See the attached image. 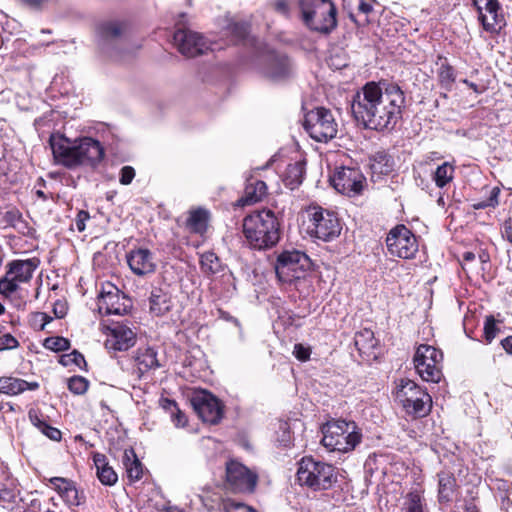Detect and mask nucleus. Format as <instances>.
I'll list each match as a JSON object with an SVG mask.
<instances>
[{
    "label": "nucleus",
    "mask_w": 512,
    "mask_h": 512,
    "mask_svg": "<svg viewBox=\"0 0 512 512\" xmlns=\"http://www.w3.org/2000/svg\"><path fill=\"white\" fill-rule=\"evenodd\" d=\"M405 97L395 84L368 82L354 96L351 110L365 128H393L401 119Z\"/></svg>",
    "instance_id": "nucleus-1"
},
{
    "label": "nucleus",
    "mask_w": 512,
    "mask_h": 512,
    "mask_svg": "<svg viewBox=\"0 0 512 512\" xmlns=\"http://www.w3.org/2000/svg\"><path fill=\"white\" fill-rule=\"evenodd\" d=\"M50 146L55 161L66 168L96 166L104 157L100 142L90 137L71 141L64 136L50 137Z\"/></svg>",
    "instance_id": "nucleus-2"
},
{
    "label": "nucleus",
    "mask_w": 512,
    "mask_h": 512,
    "mask_svg": "<svg viewBox=\"0 0 512 512\" xmlns=\"http://www.w3.org/2000/svg\"><path fill=\"white\" fill-rule=\"evenodd\" d=\"M242 232L250 248L267 250L280 239V223L269 209L254 211L243 219Z\"/></svg>",
    "instance_id": "nucleus-3"
},
{
    "label": "nucleus",
    "mask_w": 512,
    "mask_h": 512,
    "mask_svg": "<svg viewBox=\"0 0 512 512\" xmlns=\"http://www.w3.org/2000/svg\"><path fill=\"white\" fill-rule=\"evenodd\" d=\"M300 18L312 32L330 34L337 27V8L332 0H299Z\"/></svg>",
    "instance_id": "nucleus-4"
},
{
    "label": "nucleus",
    "mask_w": 512,
    "mask_h": 512,
    "mask_svg": "<svg viewBox=\"0 0 512 512\" xmlns=\"http://www.w3.org/2000/svg\"><path fill=\"white\" fill-rule=\"evenodd\" d=\"M355 422L333 420L323 427L322 444L330 451L349 452L361 441Z\"/></svg>",
    "instance_id": "nucleus-5"
},
{
    "label": "nucleus",
    "mask_w": 512,
    "mask_h": 512,
    "mask_svg": "<svg viewBox=\"0 0 512 512\" xmlns=\"http://www.w3.org/2000/svg\"><path fill=\"white\" fill-rule=\"evenodd\" d=\"M297 480L300 485L312 490H327L336 482L337 476L332 465L303 457L298 463Z\"/></svg>",
    "instance_id": "nucleus-6"
},
{
    "label": "nucleus",
    "mask_w": 512,
    "mask_h": 512,
    "mask_svg": "<svg viewBox=\"0 0 512 512\" xmlns=\"http://www.w3.org/2000/svg\"><path fill=\"white\" fill-rule=\"evenodd\" d=\"M396 400L409 415L426 416L432 407L431 396L418 384L409 379H402L396 390Z\"/></svg>",
    "instance_id": "nucleus-7"
},
{
    "label": "nucleus",
    "mask_w": 512,
    "mask_h": 512,
    "mask_svg": "<svg viewBox=\"0 0 512 512\" xmlns=\"http://www.w3.org/2000/svg\"><path fill=\"white\" fill-rule=\"evenodd\" d=\"M187 23V14L180 13L173 35L174 45L182 55L188 58L205 54L210 48L209 43L200 33L188 29Z\"/></svg>",
    "instance_id": "nucleus-8"
},
{
    "label": "nucleus",
    "mask_w": 512,
    "mask_h": 512,
    "mask_svg": "<svg viewBox=\"0 0 512 512\" xmlns=\"http://www.w3.org/2000/svg\"><path fill=\"white\" fill-rule=\"evenodd\" d=\"M308 231L311 235L329 241L341 232V224L334 212L320 206H309L306 210Z\"/></svg>",
    "instance_id": "nucleus-9"
},
{
    "label": "nucleus",
    "mask_w": 512,
    "mask_h": 512,
    "mask_svg": "<svg viewBox=\"0 0 512 512\" xmlns=\"http://www.w3.org/2000/svg\"><path fill=\"white\" fill-rule=\"evenodd\" d=\"M303 125L310 137L318 142L333 139L338 131V124L332 112L324 107L307 112Z\"/></svg>",
    "instance_id": "nucleus-10"
},
{
    "label": "nucleus",
    "mask_w": 512,
    "mask_h": 512,
    "mask_svg": "<svg viewBox=\"0 0 512 512\" xmlns=\"http://www.w3.org/2000/svg\"><path fill=\"white\" fill-rule=\"evenodd\" d=\"M310 266L311 261L305 253L285 251L278 256L275 271L281 282L292 283L303 278Z\"/></svg>",
    "instance_id": "nucleus-11"
},
{
    "label": "nucleus",
    "mask_w": 512,
    "mask_h": 512,
    "mask_svg": "<svg viewBox=\"0 0 512 512\" xmlns=\"http://www.w3.org/2000/svg\"><path fill=\"white\" fill-rule=\"evenodd\" d=\"M443 354L433 346H418L413 362L419 376L427 382L438 383L442 377L441 361Z\"/></svg>",
    "instance_id": "nucleus-12"
},
{
    "label": "nucleus",
    "mask_w": 512,
    "mask_h": 512,
    "mask_svg": "<svg viewBox=\"0 0 512 512\" xmlns=\"http://www.w3.org/2000/svg\"><path fill=\"white\" fill-rule=\"evenodd\" d=\"M38 266V260H14L8 264V270L0 278V293L6 297L17 291L21 284L27 283Z\"/></svg>",
    "instance_id": "nucleus-13"
},
{
    "label": "nucleus",
    "mask_w": 512,
    "mask_h": 512,
    "mask_svg": "<svg viewBox=\"0 0 512 512\" xmlns=\"http://www.w3.org/2000/svg\"><path fill=\"white\" fill-rule=\"evenodd\" d=\"M122 33L123 25L117 21L103 22L97 29L100 50L115 61L126 58V54L122 51L123 44L120 42Z\"/></svg>",
    "instance_id": "nucleus-14"
},
{
    "label": "nucleus",
    "mask_w": 512,
    "mask_h": 512,
    "mask_svg": "<svg viewBox=\"0 0 512 512\" xmlns=\"http://www.w3.org/2000/svg\"><path fill=\"white\" fill-rule=\"evenodd\" d=\"M386 245L392 256L402 259H412L418 251L415 235L404 225H397L389 231Z\"/></svg>",
    "instance_id": "nucleus-15"
},
{
    "label": "nucleus",
    "mask_w": 512,
    "mask_h": 512,
    "mask_svg": "<svg viewBox=\"0 0 512 512\" xmlns=\"http://www.w3.org/2000/svg\"><path fill=\"white\" fill-rule=\"evenodd\" d=\"M478 14V20L487 32H499L506 20L502 6L498 0H471Z\"/></svg>",
    "instance_id": "nucleus-16"
},
{
    "label": "nucleus",
    "mask_w": 512,
    "mask_h": 512,
    "mask_svg": "<svg viewBox=\"0 0 512 512\" xmlns=\"http://www.w3.org/2000/svg\"><path fill=\"white\" fill-rule=\"evenodd\" d=\"M226 481L234 492L252 493L257 485L258 476L242 463L230 460L226 463Z\"/></svg>",
    "instance_id": "nucleus-17"
},
{
    "label": "nucleus",
    "mask_w": 512,
    "mask_h": 512,
    "mask_svg": "<svg viewBox=\"0 0 512 512\" xmlns=\"http://www.w3.org/2000/svg\"><path fill=\"white\" fill-rule=\"evenodd\" d=\"M131 307V300L116 286L111 283L103 286L98 298V310L101 314L122 316L127 314Z\"/></svg>",
    "instance_id": "nucleus-18"
},
{
    "label": "nucleus",
    "mask_w": 512,
    "mask_h": 512,
    "mask_svg": "<svg viewBox=\"0 0 512 512\" xmlns=\"http://www.w3.org/2000/svg\"><path fill=\"white\" fill-rule=\"evenodd\" d=\"M365 177L355 168L341 167L331 177L333 187L342 194L355 196L361 193Z\"/></svg>",
    "instance_id": "nucleus-19"
},
{
    "label": "nucleus",
    "mask_w": 512,
    "mask_h": 512,
    "mask_svg": "<svg viewBox=\"0 0 512 512\" xmlns=\"http://www.w3.org/2000/svg\"><path fill=\"white\" fill-rule=\"evenodd\" d=\"M107 331L105 347L110 351H127L136 343V332L128 322H114Z\"/></svg>",
    "instance_id": "nucleus-20"
},
{
    "label": "nucleus",
    "mask_w": 512,
    "mask_h": 512,
    "mask_svg": "<svg viewBox=\"0 0 512 512\" xmlns=\"http://www.w3.org/2000/svg\"><path fill=\"white\" fill-rule=\"evenodd\" d=\"M192 405L199 417L207 423L217 424L223 416L219 400L209 393H201L192 398Z\"/></svg>",
    "instance_id": "nucleus-21"
},
{
    "label": "nucleus",
    "mask_w": 512,
    "mask_h": 512,
    "mask_svg": "<svg viewBox=\"0 0 512 512\" xmlns=\"http://www.w3.org/2000/svg\"><path fill=\"white\" fill-rule=\"evenodd\" d=\"M126 259L129 268L137 276L153 274L157 268L154 254L146 248L132 249Z\"/></svg>",
    "instance_id": "nucleus-22"
},
{
    "label": "nucleus",
    "mask_w": 512,
    "mask_h": 512,
    "mask_svg": "<svg viewBox=\"0 0 512 512\" xmlns=\"http://www.w3.org/2000/svg\"><path fill=\"white\" fill-rule=\"evenodd\" d=\"M291 73V64L285 55L271 56L264 68L266 77L273 81H280L288 77Z\"/></svg>",
    "instance_id": "nucleus-23"
},
{
    "label": "nucleus",
    "mask_w": 512,
    "mask_h": 512,
    "mask_svg": "<svg viewBox=\"0 0 512 512\" xmlns=\"http://www.w3.org/2000/svg\"><path fill=\"white\" fill-rule=\"evenodd\" d=\"M267 195V185L262 180L254 177L247 179L243 196L238 200V205H251L261 201Z\"/></svg>",
    "instance_id": "nucleus-24"
},
{
    "label": "nucleus",
    "mask_w": 512,
    "mask_h": 512,
    "mask_svg": "<svg viewBox=\"0 0 512 512\" xmlns=\"http://www.w3.org/2000/svg\"><path fill=\"white\" fill-rule=\"evenodd\" d=\"M135 362L139 377L150 370L160 367L157 352L151 347L138 348L135 355Z\"/></svg>",
    "instance_id": "nucleus-25"
},
{
    "label": "nucleus",
    "mask_w": 512,
    "mask_h": 512,
    "mask_svg": "<svg viewBox=\"0 0 512 512\" xmlns=\"http://www.w3.org/2000/svg\"><path fill=\"white\" fill-rule=\"evenodd\" d=\"M93 461L96 467L97 477L103 485L112 486L118 480V475L114 469L109 466L104 454L95 453Z\"/></svg>",
    "instance_id": "nucleus-26"
},
{
    "label": "nucleus",
    "mask_w": 512,
    "mask_h": 512,
    "mask_svg": "<svg viewBox=\"0 0 512 512\" xmlns=\"http://www.w3.org/2000/svg\"><path fill=\"white\" fill-rule=\"evenodd\" d=\"M457 489V482L452 473H438V501L448 503L452 500Z\"/></svg>",
    "instance_id": "nucleus-27"
},
{
    "label": "nucleus",
    "mask_w": 512,
    "mask_h": 512,
    "mask_svg": "<svg viewBox=\"0 0 512 512\" xmlns=\"http://www.w3.org/2000/svg\"><path fill=\"white\" fill-rule=\"evenodd\" d=\"M150 312L155 316H162L171 308V297L161 288H154L149 298Z\"/></svg>",
    "instance_id": "nucleus-28"
},
{
    "label": "nucleus",
    "mask_w": 512,
    "mask_h": 512,
    "mask_svg": "<svg viewBox=\"0 0 512 512\" xmlns=\"http://www.w3.org/2000/svg\"><path fill=\"white\" fill-rule=\"evenodd\" d=\"M437 78L440 86L447 91H450L456 80V72L452 65H450L446 58L438 56Z\"/></svg>",
    "instance_id": "nucleus-29"
},
{
    "label": "nucleus",
    "mask_w": 512,
    "mask_h": 512,
    "mask_svg": "<svg viewBox=\"0 0 512 512\" xmlns=\"http://www.w3.org/2000/svg\"><path fill=\"white\" fill-rule=\"evenodd\" d=\"M123 465L130 481H138L142 477L143 467L133 449H126L123 454Z\"/></svg>",
    "instance_id": "nucleus-30"
},
{
    "label": "nucleus",
    "mask_w": 512,
    "mask_h": 512,
    "mask_svg": "<svg viewBox=\"0 0 512 512\" xmlns=\"http://www.w3.org/2000/svg\"><path fill=\"white\" fill-rule=\"evenodd\" d=\"M305 163L303 161H296L287 166L284 176V183L290 189L298 187L304 178Z\"/></svg>",
    "instance_id": "nucleus-31"
},
{
    "label": "nucleus",
    "mask_w": 512,
    "mask_h": 512,
    "mask_svg": "<svg viewBox=\"0 0 512 512\" xmlns=\"http://www.w3.org/2000/svg\"><path fill=\"white\" fill-rule=\"evenodd\" d=\"M354 343L359 353L366 355H370L377 345L373 331L367 328L355 334Z\"/></svg>",
    "instance_id": "nucleus-32"
},
{
    "label": "nucleus",
    "mask_w": 512,
    "mask_h": 512,
    "mask_svg": "<svg viewBox=\"0 0 512 512\" xmlns=\"http://www.w3.org/2000/svg\"><path fill=\"white\" fill-rule=\"evenodd\" d=\"M393 159L385 152L375 153L370 160V167L374 174L387 175L393 170Z\"/></svg>",
    "instance_id": "nucleus-33"
},
{
    "label": "nucleus",
    "mask_w": 512,
    "mask_h": 512,
    "mask_svg": "<svg viewBox=\"0 0 512 512\" xmlns=\"http://www.w3.org/2000/svg\"><path fill=\"white\" fill-rule=\"evenodd\" d=\"M208 212L198 208L190 211L187 219V227L195 233H203L207 228Z\"/></svg>",
    "instance_id": "nucleus-34"
},
{
    "label": "nucleus",
    "mask_w": 512,
    "mask_h": 512,
    "mask_svg": "<svg viewBox=\"0 0 512 512\" xmlns=\"http://www.w3.org/2000/svg\"><path fill=\"white\" fill-rule=\"evenodd\" d=\"M376 4L375 0H358L357 11L360 19L355 18L354 15H351V19L359 24V25H367L371 22L372 16L374 15V5Z\"/></svg>",
    "instance_id": "nucleus-35"
},
{
    "label": "nucleus",
    "mask_w": 512,
    "mask_h": 512,
    "mask_svg": "<svg viewBox=\"0 0 512 512\" xmlns=\"http://www.w3.org/2000/svg\"><path fill=\"white\" fill-rule=\"evenodd\" d=\"M453 177L454 167L448 162H444L442 165L438 166L433 175V179L439 188L446 186L452 181Z\"/></svg>",
    "instance_id": "nucleus-36"
},
{
    "label": "nucleus",
    "mask_w": 512,
    "mask_h": 512,
    "mask_svg": "<svg viewBox=\"0 0 512 512\" xmlns=\"http://www.w3.org/2000/svg\"><path fill=\"white\" fill-rule=\"evenodd\" d=\"M28 385V382L24 380L14 378H0V392L2 393L15 395L23 392Z\"/></svg>",
    "instance_id": "nucleus-37"
},
{
    "label": "nucleus",
    "mask_w": 512,
    "mask_h": 512,
    "mask_svg": "<svg viewBox=\"0 0 512 512\" xmlns=\"http://www.w3.org/2000/svg\"><path fill=\"white\" fill-rule=\"evenodd\" d=\"M423 497L418 491H411L405 497L403 504L404 512H425Z\"/></svg>",
    "instance_id": "nucleus-38"
},
{
    "label": "nucleus",
    "mask_w": 512,
    "mask_h": 512,
    "mask_svg": "<svg viewBox=\"0 0 512 512\" xmlns=\"http://www.w3.org/2000/svg\"><path fill=\"white\" fill-rule=\"evenodd\" d=\"M201 268L206 273H217L220 269V261L214 252H205L201 255Z\"/></svg>",
    "instance_id": "nucleus-39"
},
{
    "label": "nucleus",
    "mask_w": 512,
    "mask_h": 512,
    "mask_svg": "<svg viewBox=\"0 0 512 512\" xmlns=\"http://www.w3.org/2000/svg\"><path fill=\"white\" fill-rule=\"evenodd\" d=\"M69 346V340L60 336L48 337L44 340V347L54 352L65 351Z\"/></svg>",
    "instance_id": "nucleus-40"
},
{
    "label": "nucleus",
    "mask_w": 512,
    "mask_h": 512,
    "mask_svg": "<svg viewBox=\"0 0 512 512\" xmlns=\"http://www.w3.org/2000/svg\"><path fill=\"white\" fill-rule=\"evenodd\" d=\"M88 386V380L82 376H73L68 379V389L76 395L84 394Z\"/></svg>",
    "instance_id": "nucleus-41"
},
{
    "label": "nucleus",
    "mask_w": 512,
    "mask_h": 512,
    "mask_svg": "<svg viewBox=\"0 0 512 512\" xmlns=\"http://www.w3.org/2000/svg\"><path fill=\"white\" fill-rule=\"evenodd\" d=\"M19 346L18 340L9 332H6L4 327L0 326V351L15 349Z\"/></svg>",
    "instance_id": "nucleus-42"
},
{
    "label": "nucleus",
    "mask_w": 512,
    "mask_h": 512,
    "mask_svg": "<svg viewBox=\"0 0 512 512\" xmlns=\"http://www.w3.org/2000/svg\"><path fill=\"white\" fill-rule=\"evenodd\" d=\"M6 224L14 227V228H22L24 226V221L22 218V214L17 209L8 210L3 217Z\"/></svg>",
    "instance_id": "nucleus-43"
},
{
    "label": "nucleus",
    "mask_w": 512,
    "mask_h": 512,
    "mask_svg": "<svg viewBox=\"0 0 512 512\" xmlns=\"http://www.w3.org/2000/svg\"><path fill=\"white\" fill-rule=\"evenodd\" d=\"M500 194V189L498 187H494L491 192L488 199L474 203L473 208L476 210L484 209L487 207H495L498 205V197Z\"/></svg>",
    "instance_id": "nucleus-44"
},
{
    "label": "nucleus",
    "mask_w": 512,
    "mask_h": 512,
    "mask_svg": "<svg viewBox=\"0 0 512 512\" xmlns=\"http://www.w3.org/2000/svg\"><path fill=\"white\" fill-rule=\"evenodd\" d=\"M498 328L496 327V321L493 316H487L484 324V335L488 343L496 337Z\"/></svg>",
    "instance_id": "nucleus-45"
},
{
    "label": "nucleus",
    "mask_w": 512,
    "mask_h": 512,
    "mask_svg": "<svg viewBox=\"0 0 512 512\" xmlns=\"http://www.w3.org/2000/svg\"><path fill=\"white\" fill-rule=\"evenodd\" d=\"M61 363L65 366L69 365L70 363H74L76 366L81 368L82 365L86 364V361L84 356L80 352L74 350L70 354L63 355Z\"/></svg>",
    "instance_id": "nucleus-46"
},
{
    "label": "nucleus",
    "mask_w": 512,
    "mask_h": 512,
    "mask_svg": "<svg viewBox=\"0 0 512 512\" xmlns=\"http://www.w3.org/2000/svg\"><path fill=\"white\" fill-rule=\"evenodd\" d=\"M61 497L69 505L77 506L80 504V500L78 497V491H77L74 483L71 486H69V488L66 489V491H64V494Z\"/></svg>",
    "instance_id": "nucleus-47"
},
{
    "label": "nucleus",
    "mask_w": 512,
    "mask_h": 512,
    "mask_svg": "<svg viewBox=\"0 0 512 512\" xmlns=\"http://www.w3.org/2000/svg\"><path fill=\"white\" fill-rule=\"evenodd\" d=\"M50 483L53 485L55 490L62 496L64 491L69 488L73 484L72 481L62 478V477H53L50 479Z\"/></svg>",
    "instance_id": "nucleus-48"
},
{
    "label": "nucleus",
    "mask_w": 512,
    "mask_h": 512,
    "mask_svg": "<svg viewBox=\"0 0 512 512\" xmlns=\"http://www.w3.org/2000/svg\"><path fill=\"white\" fill-rule=\"evenodd\" d=\"M135 177V170L131 166H124L120 172V183L122 185H128L132 182Z\"/></svg>",
    "instance_id": "nucleus-49"
},
{
    "label": "nucleus",
    "mask_w": 512,
    "mask_h": 512,
    "mask_svg": "<svg viewBox=\"0 0 512 512\" xmlns=\"http://www.w3.org/2000/svg\"><path fill=\"white\" fill-rule=\"evenodd\" d=\"M293 354L298 360L307 361L310 358V349L302 344H295Z\"/></svg>",
    "instance_id": "nucleus-50"
},
{
    "label": "nucleus",
    "mask_w": 512,
    "mask_h": 512,
    "mask_svg": "<svg viewBox=\"0 0 512 512\" xmlns=\"http://www.w3.org/2000/svg\"><path fill=\"white\" fill-rule=\"evenodd\" d=\"M159 405L167 412L170 413L171 416H174L176 411H178V405L174 400L169 398H161L159 400Z\"/></svg>",
    "instance_id": "nucleus-51"
},
{
    "label": "nucleus",
    "mask_w": 512,
    "mask_h": 512,
    "mask_svg": "<svg viewBox=\"0 0 512 512\" xmlns=\"http://www.w3.org/2000/svg\"><path fill=\"white\" fill-rule=\"evenodd\" d=\"M41 432L51 440L58 441L61 439L60 430L50 426L49 424H46L44 428L41 430Z\"/></svg>",
    "instance_id": "nucleus-52"
},
{
    "label": "nucleus",
    "mask_w": 512,
    "mask_h": 512,
    "mask_svg": "<svg viewBox=\"0 0 512 512\" xmlns=\"http://www.w3.org/2000/svg\"><path fill=\"white\" fill-rule=\"evenodd\" d=\"M89 219L88 212L81 210L77 214L76 218V227L79 231H83L85 229V221Z\"/></svg>",
    "instance_id": "nucleus-53"
},
{
    "label": "nucleus",
    "mask_w": 512,
    "mask_h": 512,
    "mask_svg": "<svg viewBox=\"0 0 512 512\" xmlns=\"http://www.w3.org/2000/svg\"><path fill=\"white\" fill-rule=\"evenodd\" d=\"M502 236L512 245V220L508 219L503 224Z\"/></svg>",
    "instance_id": "nucleus-54"
},
{
    "label": "nucleus",
    "mask_w": 512,
    "mask_h": 512,
    "mask_svg": "<svg viewBox=\"0 0 512 512\" xmlns=\"http://www.w3.org/2000/svg\"><path fill=\"white\" fill-rule=\"evenodd\" d=\"M172 421L177 427H184L187 423V418L184 413L178 408V411L171 416Z\"/></svg>",
    "instance_id": "nucleus-55"
},
{
    "label": "nucleus",
    "mask_w": 512,
    "mask_h": 512,
    "mask_svg": "<svg viewBox=\"0 0 512 512\" xmlns=\"http://www.w3.org/2000/svg\"><path fill=\"white\" fill-rule=\"evenodd\" d=\"M29 419L32 422V424L37 427L40 431L44 428V426L47 424L44 420H42L35 411L29 412Z\"/></svg>",
    "instance_id": "nucleus-56"
},
{
    "label": "nucleus",
    "mask_w": 512,
    "mask_h": 512,
    "mask_svg": "<svg viewBox=\"0 0 512 512\" xmlns=\"http://www.w3.org/2000/svg\"><path fill=\"white\" fill-rule=\"evenodd\" d=\"M273 5L276 11L285 16H288L289 6L286 0H276Z\"/></svg>",
    "instance_id": "nucleus-57"
},
{
    "label": "nucleus",
    "mask_w": 512,
    "mask_h": 512,
    "mask_svg": "<svg viewBox=\"0 0 512 512\" xmlns=\"http://www.w3.org/2000/svg\"><path fill=\"white\" fill-rule=\"evenodd\" d=\"M15 495L13 493V491L9 490V489H1L0 490V499L4 500V501H12L14 499Z\"/></svg>",
    "instance_id": "nucleus-58"
},
{
    "label": "nucleus",
    "mask_w": 512,
    "mask_h": 512,
    "mask_svg": "<svg viewBox=\"0 0 512 512\" xmlns=\"http://www.w3.org/2000/svg\"><path fill=\"white\" fill-rule=\"evenodd\" d=\"M503 349L510 355H512V336H508L501 341Z\"/></svg>",
    "instance_id": "nucleus-59"
},
{
    "label": "nucleus",
    "mask_w": 512,
    "mask_h": 512,
    "mask_svg": "<svg viewBox=\"0 0 512 512\" xmlns=\"http://www.w3.org/2000/svg\"><path fill=\"white\" fill-rule=\"evenodd\" d=\"M54 314L57 318H62L66 314L65 305L62 303H57L54 307Z\"/></svg>",
    "instance_id": "nucleus-60"
},
{
    "label": "nucleus",
    "mask_w": 512,
    "mask_h": 512,
    "mask_svg": "<svg viewBox=\"0 0 512 512\" xmlns=\"http://www.w3.org/2000/svg\"><path fill=\"white\" fill-rule=\"evenodd\" d=\"M464 512H479V511L473 501H468L465 503Z\"/></svg>",
    "instance_id": "nucleus-61"
},
{
    "label": "nucleus",
    "mask_w": 512,
    "mask_h": 512,
    "mask_svg": "<svg viewBox=\"0 0 512 512\" xmlns=\"http://www.w3.org/2000/svg\"><path fill=\"white\" fill-rule=\"evenodd\" d=\"M236 512H256V510H254L253 508L248 507L244 504H237Z\"/></svg>",
    "instance_id": "nucleus-62"
},
{
    "label": "nucleus",
    "mask_w": 512,
    "mask_h": 512,
    "mask_svg": "<svg viewBox=\"0 0 512 512\" xmlns=\"http://www.w3.org/2000/svg\"><path fill=\"white\" fill-rule=\"evenodd\" d=\"M475 259V254L473 252H465L463 254V260L468 262Z\"/></svg>",
    "instance_id": "nucleus-63"
},
{
    "label": "nucleus",
    "mask_w": 512,
    "mask_h": 512,
    "mask_svg": "<svg viewBox=\"0 0 512 512\" xmlns=\"http://www.w3.org/2000/svg\"><path fill=\"white\" fill-rule=\"evenodd\" d=\"M464 84H466L469 88L473 89L474 91L478 92L477 85L473 82L468 81L467 79H464L462 81Z\"/></svg>",
    "instance_id": "nucleus-64"
}]
</instances>
